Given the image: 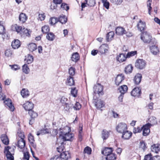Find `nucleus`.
<instances>
[{"label":"nucleus","instance_id":"f257e3e1","mask_svg":"<svg viewBox=\"0 0 160 160\" xmlns=\"http://www.w3.org/2000/svg\"><path fill=\"white\" fill-rule=\"evenodd\" d=\"M63 142H62L61 143V146H59V147L57 148V151L60 152L62 151L63 152L61 153L60 156V157L63 160H67L70 158V154L68 151H64V147L62 145Z\"/></svg>","mask_w":160,"mask_h":160},{"label":"nucleus","instance_id":"f03ea898","mask_svg":"<svg viewBox=\"0 0 160 160\" xmlns=\"http://www.w3.org/2000/svg\"><path fill=\"white\" fill-rule=\"evenodd\" d=\"M60 134L59 138L63 139V141H72L73 140L74 135L73 134L70 133L68 132L66 133L65 132H62Z\"/></svg>","mask_w":160,"mask_h":160},{"label":"nucleus","instance_id":"7ed1b4c3","mask_svg":"<svg viewBox=\"0 0 160 160\" xmlns=\"http://www.w3.org/2000/svg\"><path fill=\"white\" fill-rule=\"evenodd\" d=\"M116 131L119 133H122L128 129L127 124L124 122H120L116 126Z\"/></svg>","mask_w":160,"mask_h":160},{"label":"nucleus","instance_id":"20e7f679","mask_svg":"<svg viewBox=\"0 0 160 160\" xmlns=\"http://www.w3.org/2000/svg\"><path fill=\"white\" fill-rule=\"evenodd\" d=\"M151 35L147 32H144L141 36V39L145 43H149L151 40Z\"/></svg>","mask_w":160,"mask_h":160},{"label":"nucleus","instance_id":"39448f33","mask_svg":"<svg viewBox=\"0 0 160 160\" xmlns=\"http://www.w3.org/2000/svg\"><path fill=\"white\" fill-rule=\"evenodd\" d=\"M146 65V62L142 59H138L135 62V67L138 69H142L144 68Z\"/></svg>","mask_w":160,"mask_h":160},{"label":"nucleus","instance_id":"423d86ee","mask_svg":"<svg viewBox=\"0 0 160 160\" xmlns=\"http://www.w3.org/2000/svg\"><path fill=\"white\" fill-rule=\"evenodd\" d=\"M28 114L31 118L29 120V124L30 125H32L34 122L35 118L38 117V114L32 110L28 112Z\"/></svg>","mask_w":160,"mask_h":160},{"label":"nucleus","instance_id":"0eeeda50","mask_svg":"<svg viewBox=\"0 0 160 160\" xmlns=\"http://www.w3.org/2000/svg\"><path fill=\"white\" fill-rule=\"evenodd\" d=\"M150 124L149 123L146 124L142 127V134L144 136H148L150 132Z\"/></svg>","mask_w":160,"mask_h":160},{"label":"nucleus","instance_id":"6e6552de","mask_svg":"<svg viewBox=\"0 0 160 160\" xmlns=\"http://www.w3.org/2000/svg\"><path fill=\"white\" fill-rule=\"evenodd\" d=\"M6 107L8 108V109L11 111H13L14 109V107L12 104L11 99L8 98L5 100L4 102Z\"/></svg>","mask_w":160,"mask_h":160},{"label":"nucleus","instance_id":"1a4fd4ad","mask_svg":"<svg viewBox=\"0 0 160 160\" xmlns=\"http://www.w3.org/2000/svg\"><path fill=\"white\" fill-rule=\"evenodd\" d=\"M15 148V147H6L4 149V154H9L14 155Z\"/></svg>","mask_w":160,"mask_h":160},{"label":"nucleus","instance_id":"9d476101","mask_svg":"<svg viewBox=\"0 0 160 160\" xmlns=\"http://www.w3.org/2000/svg\"><path fill=\"white\" fill-rule=\"evenodd\" d=\"M23 107L26 110L29 112L33 108L34 104L32 102L28 101L23 104Z\"/></svg>","mask_w":160,"mask_h":160},{"label":"nucleus","instance_id":"9b49d317","mask_svg":"<svg viewBox=\"0 0 160 160\" xmlns=\"http://www.w3.org/2000/svg\"><path fill=\"white\" fill-rule=\"evenodd\" d=\"M116 33L118 35H122L124 34H127V35L128 36V33L125 29L122 27H118L116 29Z\"/></svg>","mask_w":160,"mask_h":160},{"label":"nucleus","instance_id":"f8f14e48","mask_svg":"<svg viewBox=\"0 0 160 160\" xmlns=\"http://www.w3.org/2000/svg\"><path fill=\"white\" fill-rule=\"evenodd\" d=\"M141 93V89L139 88H135L132 91L131 94L134 97H139Z\"/></svg>","mask_w":160,"mask_h":160},{"label":"nucleus","instance_id":"ddd939ff","mask_svg":"<svg viewBox=\"0 0 160 160\" xmlns=\"http://www.w3.org/2000/svg\"><path fill=\"white\" fill-rule=\"evenodd\" d=\"M125 77L124 75L122 74H120L118 75L115 80L116 84L117 85H119L121 82L124 79Z\"/></svg>","mask_w":160,"mask_h":160},{"label":"nucleus","instance_id":"4468645a","mask_svg":"<svg viewBox=\"0 0 160 160\" xmlns=\"http://www.w3.org/2000/svg\"><path fill=\"white\" fill-rule=\"evenodd\" d=\"M93 89L94 93L95 94L98 93V94L101 93L103 90L102 86L99 84L97 85L94 86Z\"/></svg>","mask_w":160,"mask_h":160},{"label":"nucleus","instance_id":"2eb2a0df","mask_svg":"<svg viewBox=\"0 0 160 160\" xmlns=\"http://www.w3.org/2000/svg\"><path fill=\"white\" fill-rule=\"evenodd\" d=\"M122 133V138L124 139H129L132 136V133L131 132L128 131L127 130Z\"/></svg>","mask_w":160,"mask_h":160},{"label":"nucleus","instance_id":"dca6fc26","mask_svg":"<svg viewBox=\"0 0 160 160\" xmlns=\"http://www.w3.org/2000/svg\"><path fill=\"white\" fill-rule=\"evenodd\" d=\"M142 75L141 74L138 73L134 77V81L136 84H138L141 81Z\"/></svg>","mask_w":160,"mask_h":160},{"label":"nucleus","instance_id":"f3484780","mask_svg":"<svg viewBox=\"0 0 160 160\" xmlns=\"http://www.w3.org/2000/svg\"><path fill=\"white\" fill-rule=\"evenodd\" d=\"M149 48L151 52L154 55H156L159 52L158 47L155 45L150 46Z\"/></svg>","mask_w":160,"mask_h":160},{"label":"nucleus","instance_id":"a211bd4d","mask_svg":"<svg viewBox=\"0 0 160 160\" xmlns=\"http://www.w3.org/2000/svg\"><path fill=\"white\" fill-rule=\"evenodd\" d=\"M11 45L13 48L14 49H17L20 46V42L18 39L15 40L12 42Z\"/></svg>","mask_w":160,"mask_h":160},{"label":"nucleus","instance_id":"6ab92c4d","mask_svg":"<svg viewBox=\"0 0 160 160\" xmlns=\"http://www.w3.org/2000/svg\"><path fill=\"white\" fill-rule=\"evenodd\" d=\"M127 58V56H126L125 54L121 53L119 55L117 56V60L119 62H122L126 60Z\"/></svg>","mask_w":160,"mask_h":160},{"label":"nucleus","instance_id":"aec40b11","mask_svg":"<svg viewBox=\"0 0 160 160\" xmlns=\"http://www.w3.org/2000/svg\"><path fill=\"white\" fill-rule=\"evenodd\" d=\"M112 152V149L111 148H106L102 151V153L104 155L107 156Z\"/></svg>","mask_w":160,"mask_h":160},{"label":"nucleus","instance_id":"412c9836","mask_svg":"<svg viewBox=\"0 0 160 160\" xmlns=\"http://www.w3.org/2000/svg\"><path fill=\"white\" fill-rule=\"evenodd\" d=\"M138 28L141 31L144 30L146 27V24L145 22H142L141 20H140L139 23L137 25Z\"/></svg>","mask_w":160,"mask_h":160},{"label":"nucleus","instance_id":"4be33fe9","mask_svg":"<svg viewBox=\"0 0 160 160\" xmlns=\"http://www.w3.org/2000/svg\"><path fill=\"white\" fill-rule=\"evenodd\" d=\"M21 94L22 97L26 98L29 95L28 90L25 88H23L21 92Z\"/></svg>","mask_w":160,"mask_h":160},{"label":"nucleus","instance_id":"5701e85b","mask_svg":"<svg viewBox=\"0 0 160 160\" xmlns=\"http://www.w3.org/2000/svg\"><path fill=\"white\" fill-rule=\"evenodd\" d=\"M66 83L67 85L70 86L74 85L75 82L73 77L71 76H69L67 78Z\"/></svg>","mask_w":160,"mask_h":160},{"label":"nucleus","instance_id":"b1692460","mask_svg":"<svg viewBox=\"0 0 160 160\" xmlns=\"http://www.w3.org/2000/svg\"><path fill=\"white\" fill-rule=\"evenodd\" d=\"M25 61L28 64L31 63L33 61V56L30 54H28L25 56Z\"/></svg>","mask_w":160,"mask_h":160},{"label":"nucleus","instance_id":"393cba45","mask_svg":"<svg viewBox=\"0 0 160 160\" xmlns=\"http://www.w3.org/2000/svg\"><path fill=\"white\" fill-rule=\"evenodd\" d=\"M128 88L126 85L121 86L118 88V91L122 94H124L127 91Z\"/></svg>","mask_w":160,"mask_h":160},{"label":"nucleus","instance_id":"a878e982","mask_svg":"<svg viewBox=\"0 0 160 160\" xmlns=\"http://www.w3.org/2000/svg\"><path fill=\"white\" fill-rule=\"evenodd\" d=\"M151 149L152 152L158 153L160 151V145L158 144H154L152 146Z\"/></svg>","mask_w":160,"mask_h":160},{"label":"nucleus","instance_id":"bb28decb","mask_svg":"<svg viewBox=\"0 0 160 160\" xmlns=\"http://www.w3.org/2000/svg\"><path fill=\"white\" fill-rule=\"evenodd\" d=\"M109 136V132L106 130H103L102 132V138L103 140L107 139Z\"/></svg>","mask_w":160,"mask_h":160},{"label":"nucleus","instance_id":"cd10ccee","mask_svg":"<svg viewBox=\"0 0 160 160\" xmlns=\"http://www.w3.org/2000/svg\"><path fill=\"white\" fill-rule=\"evenodd\" d=\"M149 121L150 122V123H149L150 126L156 124L157 123L156 118L153 116L151 117L149 119Z\"/></svg>","mask_w":160,"mask_h":160},{"label":"nucleus","instance_id":"c85d7f7f","mask_svg":"<svg viewBox=\"0 0 160 160\" xmlns=\"http://www.w3.org/2000/svg\"><path fill=\"white\" fill-rule=\"evenodd\" d=\"M1 140L4 144L7 145L9 143V140L7 136L5 134L2 135L1 137Z\"/></svg>","mask_w":160,"mask_h":160},{"label":"nucleus","instance_id":"c756f323","mask_svg":"<svg viewBox=\"0 0 160 160\" xmlns=\"http://www.w3.org/2000/svg\"><path fill=\"white\" fill-rule=\"evenodd\" d=\"M114 33L113 32L111 31L108 32L106 36V40L108 42L111 41L113 38Z\"/></svg>","mask_w":160,"mask_h":160},{"label":"nucleus","instance_id":"7c9ffc66","mask_svg":"<svg viewBox=\"0 0 160 160\" xmlns=\"http://www.w3.org/2000/svg\"><path fill=\"white\" fill-rule=\"evenodd\" d=\"M27 17L26 15L23 13H21L19 16V20L22 23L24 22L26 20Z\"/></svg>","mask_w":160,"mask_h":160},{"label":"nucleus","instance_id":"2f4dec72","mask_svg":"<svg viewBox=\"0 0 160 160\" xmlns=\"http://www.w3.org/2000/svg\"><path fill=\"white\" fill-rule=\"evenodd\" d=\"M79 59V56L78 52L73 53L71 57V60L72 61L76 62Z\"/></svg>","mask_w":160,"mask_h":160},{"label":"nucleus","instance_id":"473e14b6","mask_svg":"<svg viewBox=\"0 0 160 160\" xmlns=\"http://www.w3.org/2000/svg\"><path fill=\"white\" fill-rule=\"evenodd\" d=\"M58 22H60L61 23L65 24L67 21V18L65 15H62L60 16L59 18H58Z\"/></svg>","mask_w":160,"mask_h":160},{"label":"nucleus","instance_id":"72a5a7b5","mask_svg":"<svg viewBox=\"0 0 160 160\" xmlns=\"http://www.w3.org/2000/svg\"><path fill=\"white\" fill-rule=\"evenodd\" d=\"M25 145V142L24 139H20L18 142V146L20 148H23Z\"/></svg>","mask_w":160,"mask_h":160},{"label":"nucleus","instance_id":"f704fd0d","mask_svg":"<svg viewBox=\"0 0 160 160\" xmlns=\"http://www.w3.org/2000/svg\"><path fill=\"white\" fill-rule=\"evenodd\" d=\"M28 48L30 51L32 52L37 49V46L35 43H31L28 45Z\"/></svg>","mask_w":160,"mask_h":160},{"label":"nucleus","instance_id":"c9c22d12","mask_svg":"<svg viewBox=\"0 0 160 160\" xmlns=\"http://www.w3.org/2000/svg\"><path fill=\"white\" fill-rule=\"evenodd\" d=\"M95 105L97 108L100 109L103 107L104 104L103 101L100 100L98 101L97 102H96Z\"/></svg>","mask_w":160,"mask_h":160},{"label":"nucleus","instance_id":"e433bc0d","mask_svg":"<svg viewBox=\"0 0 160 160\" xmlns=\"http://www.w3.org/2000/svg\"><path fill=\"white\" fill-rule=\"evenodd\" d=\"M133 66L131 64L128 65L125 69V72L127 74L131 73L132 70Z\"/></svg>","mask_w":160,"mask_h":160},{"label":"nucleus","instance_id":"4c0bfd02","mask_svg":"<svg viewBox=\"0 0 160 160\" xmlns=\"http://www.w3.org/2000/svg\"><path fill=\"white\" fill-rule=\"evenodd\" d=\"M31 32L28 29L24 28V29L23 30V31L22 32V34H21V36H22L24 37L25 36L29 37L30 35Z\"/></svg>","mask_w":160,"mask_h":160},{"label":"nucleus","instance_id":"58836bf2","mask_svg":"<svg viewBox=\"0 0 160 160\" xmlns=\"http://www.w3.org/2000/svg\"><path fill=\"white\" fill-rule=\"evenodd\" d=\"M87 4L90 7L94 6L96 3V0H85Z\"/></svg>","mask_w":160,"mask_h":160},{"label":"nucleus","instance_id":"ea45409f","mask_svg":"<svg viewBox=\"0 0 160 160\" xmlns=\"http://www.w3.org/2000/svg\"><path fill=\"white\" fill-rule=\"evenodd\" d=\"M116 159V155L112 153L108 155L106 158L107 160H115Z\"/></svg>","mask_w":160,"mask_h":160},{"label":"nucleus","instance_id":"a19ab883","mask_svg":"<svg viewBox=\"0 0 160 160\" xmlns=\"http://www.w3.org/2000/svg\"><path fill=\"white\" fill-rule=\"evenodd\" d=\"M46 38L48 40L50 41H52L55 38V36L53 33L49 32L47 34Z\"/></svg>","mask_w":160,"mask_h":160},{"label":"nucleus","instance_id":"79ce46f5","mask_svg":"<svg viewBox=\"0 0 160 160\" xmlns=\"http://www.w3.org/2000/svg\"><path fill=\"white\" fill-rule=\"evenodd\" d=\"M49 132V131L48 129L46 128L45 129H43L41 130L40 131V132H38L37 133V135L39 136V135H42L43 134L48 133Z\"/></svg>","mask_w":160,"mask_h":160},{"label":"nucleus","instance_id":"37998d69","mask_svg":"<svg viewBox=\"0 0 160 160\" xmlns=\"http://www.w3.org/2000/svg\"><path fill=\"white\" fill-rule=\"evenodd\" d=\"M15 29L17 33H19L20 35L22 34V32L23 31V30L24 29V28L22 29V28L21 27L18 26L17 25H16L15 26Z\"/></svg>","mask_w":160,"mask_h":160},{"label":"nucleus","instance_id":"c03bdc74","mask_svg":"<svg viewBox=\"0 0 160 160\" xmlns=\"http://www.w3.org/2000/svg\"><path fill=\"white\" fill-rule=\"evenodd\" d=\"M75 69L73 67H71L68 70L69 74L70 76L72 77L75 74Z\"/></svg>","mask_w":160,"mask_h":160},{"label":"nucleus","instance_id":"a18cd8bd","mask_svg":"<svg viewBox=\"0 0 160 160\" xmlns=\"http://www.w3.org/2000/svg\"><path fill=\"white\" fill-rule=\"evenodd\" d=\"M22 70L23 72L25 73L28 74L29 71V69L28 66L25 64L22 66Z\"/></svg>","mask_w":160,"mask_h":160},{"label":"nucleus","instance_id":"49530a36","mask_svg":"<svg viewBox=\"0 0 160 160\" xmlns=\"http://www.w3.org/2000/svg\"><path fill=\"white\" fill-rule=\"evenodd\" d=\"M42 31L43 33H48L49 31V26L48 25H45L42 28Z\"/></svg>","mask_w":160,"mask_h":160},{"label":"nucleus","instance_id":"de8ad7c7","mask_svg":"<svg viewBox=\"0 0 160 160\" xmlns=\"http://www.w3.org/2000/svg\"><path fill=\"white\" fill-rule=\"evenodd\" d=\"M49 22L50 24L52 25H54L58 22V18L54 17L51 18L49 20Z\"/></svg>","mask_w":160,"mask_h":160},{"label":"nucleus","instance_id":"09e8293b","mask_svg":"<svg viewBox=\"0 0 160 160\" xmlns=\"http://www.w3.org/2000/svg\"><path fill=\"white\" fill-rule=\"evenodd\" d=\"M110 2L114 5H120L122 2V0H110Z\"/></svg>","mask_w":160,"mask_h":160},{"label":"nucleus","instance_id":"8fccbe9b","mask_svg":"<svg viewBox=\"0 0 160 160\" xmlns=\"http://www.w3.org/2000/svg\"><path fill=\"white\" fill-rule=\"evenodd\" d=\"M81 108V105L78 102H76L73 107L74 109L76 110H79Z\"/></svg>","mask_w":160,"mask_h":160},{"label":"nucleus","instance_id":"3c124183","mask_svg":"<svg viewBox=\"0 0 160 160\" xmlns=\"http://www.w3.org/2000/svg\"><path fill=\"white\" fill-rule=\"evenodd\" d=\"M78 90L76 88H72L71 90V93L72 95L74 97L77 96Z\"/></svg>","mask_w":160,"mask_h":160},{"label":"nucleus","instance_id":"603ef678","mask_svg":"<svg viewBox=\"0 0 160 160\" xmlns=\"http://www.w3.org/2000/svg\"><path fill=\"white\" fill-rule=\"evenodd\" d=\"M60 102L62 103V105L68 102V99L65 97H62L60 100Z\"/></svg>","mask_w":160,"mask_h":160},{"label":"nucleus","instance_id":"864d4df0","mask_svg":"<svg viewBox=\"0 0 160 160\" xmlns=\"http://www.w3.org/2000/svg\"><path fill=\"white\" fill-rule=\"evenodd\" d=\"M137 53L136 51H132L128 52L127 55V58H129L131 57L134 56L136 55Z\"/></svg>","mask_w":160,"mask_h":160},{"label":"nucleus","instance_id":"5fc2aeb1","mask_svg":"<svg viewBox=\"0 0 160 160\" xmlns=\"http://www.w3.org/2000/svg\"><path fill=\"white\" fill-rule=\"evenodd\" d=\"M92 150L89 147H86L84 149V152L88 154H90L91 153Z\"/></svg>","mask_w":160,"mask_h":160},{"label":"nucleus","instance_id":"6e6d98bb","mask_svg":"<svg viewBox=\"0 0 160 160\" xmlns=\"http://www.w3.org/2000/svg\"><path fill=\"white\" fill-rule=\"evenodd\" d=\"M140 148H141L143 150L146 149L147 147L146 144L143 141H141L140 142Z\"/></svg>","mask_w":160,"mask_h":160},{"label":"nucleus","instance_id":"4d7b16f0","mask_svg":"<svg viewBox=\"0 0 160 160\" xmlns=\"http://www.w3.org/2000/svg\"><path fill=\"white\" fill-rule=\"evenodd\" d=\"M64 106V108L66 110L68 111L69 109L70 108L72 107V105L71 104H69L68 102L66 103V104H65L62 105Z\"/></svg>","mask_w":160,"mask_h":160},{"label":"nucleus","instance_id":"13d9d810","mask_svg":"<svg viewBox=\"0 0 160 160\" xmlns=\"http://www.w3.org/2000/svg\"><path fill=\"white\" fill-rule=\"evenodd\" d=\"M7 158V160H14L13 155L9 154H5Z\"/></svg>","mask_w":160,"mask_h":160},{"label":"nucleus","instance_id":"bf43d9fd","mask_svg":"<svg viewBox=\"0 0 160 160\" xmlns=\"http://www.w3.org/2000/svg\"><path fill=\"white\" fill-rule=\"evenodd\" d=\"M142 130V128H140L138 127L137 128H134L133 130V132L134 133H139Z\"/></svg>","mask_w":160,"mask_h":160},{"label":"nucleus","instance_id":"052dcab7","mask_svg":"<svg viewBox=\"0 0 160 160\" xmlns=\"http://www.w3.org/2000/svg\"><path fill=\"white\" fill-rule=\"evenodd\" d=\"M5 28L0 22V34H3L5 33Z\"/></svg>","mask_w":160,"mask_h":160},{"label":"nucleus","instance_id":"680f3d73","mask_svg":"<svg viewBox=\"0 0 160 160\" xmlns=\"http://www.w3.org/2000/svg\"><path fill=\"white\" fill-rule=\"evenodd\" d=\"M152 155L149 153L146 155L144 157V160H152Z\"/></svg>","mask_w":160,"mask_h":160},{"label":"nucleus","instance_id":"e2e57ef3","mask_svg":"<svg viewBox=\"0 0 160 160\" xmlns=\"http://www.w3.org/2000/svg\"><path fill=\"white\" fill-rule=\"evenodd\" d=\"M5 54L6 56L9 57L12 55V52L10 49H7L5 51Z\"/></svg>","mask_w":160,"mask_h":160},{"label":"nucleus","instance_id":"0e129e2a","mask_svg":"<svg viewBox=\"0 0 160 160\" xmlns=\"http://www.w3.org/2000/svg\"><path fill=\"white\" fill-rule=\"evenodd\" d=\"M61 7L62 8H63L66 11L68 10L69 9V7L67 5L64 3H63L61 5Z\"/></svg>","mask_w":160,"mask_h":160},{"label":"nucleus","instance_id":"69168bd1","mask_svg":"<svg viewBox=\"0 0 160 160\" xmlns=\"http://www.w3.org/2000/svg\"><path fill=\"white\" fill-rule=\"evenodd\" d=\"M28 140L29 142L31 143H33L34 141L33 137L31 134H29L28 136Z\"/></svg>","mask_w":160,"mask_h":160},{"label":"nucleus","instance_id":"338daca9","mask_svg":"<svg viewBox=\"0 0 160 160\" xmlns=\"http://www.w3.org/2000/svg\"><path fill=\"white\" fill-rule=\"evenodd\" d=\"M45 16L44 13L39 14L38 15V19L41 21L43 20L45 18Z\"/></svg>","mask_w":160,"mask_h":160},{"label":"nucleus","instance_id":"774afa93","mask_svg":"<svg viewBox=\"0 0 160 160\" xmlns=\"http://www.w3.org/2000/svg\"><path fill=\"white\" fill-rule=\"evenodd\" d=\"M29 154L28 152H26L24 153L23 159L26 160H29Z\"/></svg>","mask_w":160,"mask_h":160}]
</instances>
